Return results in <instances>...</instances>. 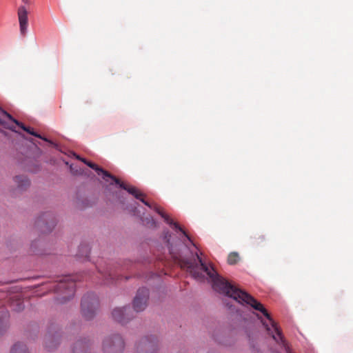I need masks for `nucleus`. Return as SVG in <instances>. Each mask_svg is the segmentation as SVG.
<instances>
[{"label": "nucleus", "mask_w": 353, "mask_h": 353, "mask_svg": "<svg viewBox=\"0 0 353 353\" xmlns=\"http://www.w3.org/2000/svg\"><path fill=\"white\" fill-rule=\"evenodd\" d=\"M170 238L171 234L167 231L164 239L168 243L170 254L181 268L188 271L196 280H201L204 277L203 273H205L211 279L212 287L215 291L232 298L239 303L250 305L254 310L261 312L270 321V326L262 321L268 334L272 335L277 343L285 347L287 353H290L277 324L261 303L246 292L232 285L219 276L212 267L209 268L203 262L197 253L195 255L191 254V258L184 256L183 254L188 251L187 245L185 242L179 241L178 244L173 245L170 243Z\"/></svg>", "instance_id": "1"}, {"label": "nucleus", "mask_w": 353, "mask_h": 353, "mask_svg": "<svg viewBox=\"0 0 353 353\" xmlns=\"http://www.w3.org/2000/svg\"><path fill=\"white\" fill-rule=\"evenodd\" d=\"M87 165L91 168L92 169L94 170L99 175H102L103 179L106 181H108V179H110L112 181V182L110 183V184H113L114 183L115 184L119 185L120 188L126 190L129 194L134 196L137 199L140 200L145 205L148 206L149 208H151L150 203L145 200V194H143L137 188L127 185L123 182H121L119 179L112 175L108 171L104 170L103 168L99 167L94 163L88 161Z\"/></svg>", "instance_id": "2"}, {"label": "nucleus", "mask_w": 353, "mask_h": 353, "mask_svg": "<svg viewBox=\"0 0 353 353\" xmlns=\"http://www.w3.org/2000/svg\"><path fill=\"white\" fill-rule=\"evenodd\" d=\"M75 289L76 283L74 278L67 276L63 280H61L55 286L56 292L62 295V296L59 299V303H63L73 297Z\"/></svg>", "instance_id": "3"}, {"label": "nucleus", "mask_w": 353, "mask_h": 353, "mask_svg": "<svg viewBox=\"0 0 353 353\" xmlns=\"http://www.w3.org/2000/svg\"><path fill=\"white\" fill-rule=\"evenodd\" d=\"M124 348V340L119 334H111L103 340L102 351L103 353H123Z\"/></svg>", "instance_id": "4"}, {"label": "nucleus", "mask_w": 353, "mask_h": 353, "mask_svg": "<svg viewBox=\"0 0 353 353\" xmlns=\"http://www.w3.org/2000/svg\"><path fill=\"white\" fill-rule=\"evenodd\" d=\"M158 340L154 336L142 338L136 345L135 353H157Z\"/></svg>", "instance_id": "5"}, {"label": "nucleus", "mask_w": 353, "mask_h": 353, "mask_svg": "<svg viewBox=\"0 0 353 353\" xmlns=\"http://www.w3.org/2000/svg\"><path fill=\"white\" fill-rule=\"evenodd\" d=\"M98 305V301L94 296L92 294L85 295L81 300L83 316L88 320L91 319L95 314Z\"/></svg>", "instance_id": "6"}, {"label": "nucleus", "mask_w": 353, "mask_h": 353, "mask_svg": "<svg viewBox=\"0 0 353 353\" xmlns=\"http://www.w3.org/2000/svg\"><path fill=\"white\" fill-rule=\"evenodd\" d=\"M56 219L53 214L50 212L43 213L36 221L39 227L43 233H48L52 230L56 225Z\"/></svg>", "instance_id": "7"}, {"label": "nucleus", "mask_w": 353, "mask_h": 353, "mask_svg": "<svg viewBox=\"0 0 353 353\" xmlns=\"http://www.w3.org/2000/svg\"><path fill=\"white\" fill-rule=\"evenodd\" d=\"M149 298V291L147 288H142L138 290L133 301V307L136 312H141L147 306Z\"/></svg>", "instance_id": "8"}, {"label": "nucleus", "mask_w": 353, "mask_h": 353, "mask_svg": "<svg viewBox=\"0 0 353 353\" xmlns=\"http://www.w3.org/2000/svg\"><path fill=\"white\" fill-rule=\"evenodd\" d=\"M151 205V209H153L155 212H157L159 215H161V216L164 219V221L168 223L171 226H173L174 229H176V230H179L180 232H182V234H183L184 237L186 238L187 240H188L189 241H190L192 244H193V246H195V244H194L190 237V236L185 232V231H184L183 230V228L176 222L173 221L172 219H171L168 215H167L165 213H164L161 209L156 204H150Z\"/></svg>", "instance_id": "9"}, {"label": "nucleus", "mask_w": 353, "mask_h": 353, "mask_svg": "<svg viewBox=\"0 0 353 353\" xmlns=\"http://www.w3.org/2000/svg\"><path fill=\"white\" fill-rule=\"evenodd\" d=\"M130 312V308L129 307H117L113 310L112 315L116 321L125 324L132 318Z\"/></svg>", "instance_id": "10"}, {"label": "nucleus", "mask_w": 353, "mask_h": 353, "mask_svg": "<svg viewBox=\"0 0 353 353\" xmlns=\"http://www.w3.org/2000/svg\"><path fill=\"white\" fill-rule=\"evenodd\" d=\"M90 345L88 339L79 340L74 343L72 353H88Z\"/></svg>", "instance_id": "11"}, {"label": "nucleus", "mask_w": 353, "mask_h": 353, "mask_svg": "<svg viewBox=\"0 0 353 353\" xmlns=\"http://www.w3.org/2000/svg\"><path fill=\"white\" fill-rule=\"evenodd\" d=\"M99 274L104 279V283L109 284L113 282L117 276V272L114 270L108 268L105 270H99Z\"/></svg>", "instance_id": "12"}, {"label": "nucleus", "mask_w": 353, "mask_h": 353, "mask_svg": "<svg viewBox=\"0 0 353 353\" xmlns=\"http://www.w3.org/2000/svg\"><path fill=\"white\" fill-rule=\"evenodd\" d=\"M58 335H55L49 332V334L46 336V347L49 350H52L57 343Z\"/></svg>", "instance_id": "13"}, {"label": "nucleus", "mask_w": 353, "mask_h": 353, "mask_svg": "<svg viewBox=\"0 0 353 353\" xmlns=\"http://www.w3.org/2000/svg\"><path fill=\"white\" fill-rule=\"evenodd\" d=\"M18 296L19 295H13L12 297H10V306L14 310L20 312L21 310L22 301L19 298H18Z\"/></svg>", "instance_id": "14"}, {"label": "nucleus", "mask_w": 353, "mask_h": 353, "mask_svg": "<svg viewBox=\"0 0 353 353\" xmlns=\"http://www.w3.org/2000/svg\"><path fill=\"white\" fill-rule=\"evenodd\" d=\"M239 260V256L237 252H232L228 255V263L230 265L236 264Z\"/></svg>", "instance_id": "15"}, {"label": "nucleus", "mask_w": 353, "mask_h": 353, "mask_svg": "<svg viewBox=\"0 0 353 353\" xmlns=\"http://www.w3.org/2000/svg\"><path fill=\"white\" fill-rule=\"evenodd\" d=\"M141 221L144 225L149 228L156 227V221L152 216L146 217L144 219L141 218Z\"/></svg>", "instance_id": "16"}, {"label": "nucleus", "mask_w": 353, "mask_h": 353, "mask_svg": "<svg viewBox=\"0 0 353 353\" xmlns=\"http://www.w3.org/2000/svg\"><path fill=\"white\" fill-rule=\"evenodd\" d=\"M24 131H25V132H28V133H29V134H32V135H34V136L37 137H39V138H40V139H43V140H44V141H47V142H48V143H50V144L53 145L54 146H57V145H56V144H54V143L53 142H52L51 141L48 140V139H46V138H43V137H42L41 135H39V134H37V133H34V132L31 131V130H30V129L29 128H27V127H26L25 125H23V132H24Z\"/></svg>", "instance_id": "17"}, {"label": "nucleus", "mask_w": 353, "mask_h": 353, "mask_svg": "<svg viewBox=\"0 0 353 353\" xmlns=\"http://www.w3.org/2000/svg\"><path fill=\"white\" fill-rule=\"evenodd\" d=\"M265 236L262 234H256L253 236V243L256 245H260L265 241Z\"/></svg>", "instance_id": "18"}, {"label": "nucleus", "mask_w": 353, "mask_h": 353, "mask_svg": "<svg viewBox=\"0 0 353 353\" xmlns=\"http://www.w3.org/2000/svg\"><path fill=\"white\" fill-rule=\"evenodd\" d=\"M10 353H22V345L20 343H15L12 347Z\"/></svg>", "instance_id": "19"}, {"label": "nucleus", "mask_w": 353, "mask_h": 353, "mask_svg": "<svg viewBox=\"0 0 353 353\" xmlns=\"http://www.w3.org/2000/svg\"><path fill=\"white\" fill-rule=\"evenodd\" d=\"M14 181L17 185V189L20 192L22 186V177L20 175H17L14 177Z\"/></svg>", "instance_id": "20"}, {"label": "nucleus", "mask_w": 353, "mask_h": 353, "mask_svg": "<svg viewBox=\"0 0 353 353\" xmlns=\"http://www.w3.org/2000/svg\"><path fill=\"white\" fill-rule=\"evenodd\" d=\"M28 12L23 9V34L25 33L28 27Z\"/></svg>", "instance_id": "21"}, {"label": "nucleus", "mask_w": 353, "mask_h": 353, "mask_svg": "<svg viewBox=\"0 0 353 353\" xmlns=\"http://www.w3.org/2000/svg\"><path fill=\"white\" fill-rule=\"evenodd\" d=\"M18 17L20 31L22 32V8L18 9Z\"/></svg>", "instance_id": "22"}, {"label": "nucleus", "mask_w": 353, "mask_h": 353, "mask_svg": "<svg viewBox=\"0 0 353 353\" xmlns=\"http://www.w3.org/2000/svg\"><path fill=\"white\" fill-rule=\"evenodd\" d=\"M37 244V242H34L32 245H31V248L32 249V252L37 254H42L43 253L39 252V251H37L36 250V248H34L36 246V245Z\"/></svg>", "instance_id": "23"}, {"label": "nucleus", "mask_w": 353, "mask_h": 353, "mask_svg": "<svg viewBox=\"0 0 353 353\" xmlns=\"http://www.w3.org/2000/svg\"><path fill=\"white\" fill-rule=\"evenodd\" d=\"M74 156L75 157V158H76V159H79V160L81 161L82 162H83L85 164H86V165H87V163H88V161H87L85 159H84V158H81V157H80L79 155H77V154H74Z\"/></svg>", "instance_id": "24"}, {"label": "nucleus", "mask_w": 353, "mask_h": 353, "mask_svg": "<svg viewBox=\"0 0 353 353\" xmlns=\"http://www.w3.org/2000/svg\"><path fill=\"white\" fill-rule=\"evenodd\" d=\"M74 156L75 157V158H76V159H79V160L81 161L82 162H83L85 164H86V165H87V163H88V161H87L85 159H84V158H81V157H80L79 155H77V154H74Z\"/></svg>", "instance_id": "25"}, {"label": "nucleus", "mask_w": 353, "mask_h": 353, "mask_svg": "<svg viewBox=\"0 0 353 353\" xmlns=\"http://www.w3.org/2000/svg\"><path fill=\"white\" fill-rule=\"evenodd\" d=\"M81 248L85 250V256H88V254L90 252V249H89L88 246V245H83V246H82Z\"/></svg>", "instance_id": "26"}, {"label": "nucleus", "mask_w": 353, "mask_h": 353, "mask_svg": "<svg viewBox=\"0 0 353 353\" xmlns=\"http://www.w3.org/2000/svg\"><path fill=\"white\" fill-rule=\"evenodd\" d=\"M23 187L26 185H29V181L26 180L25 179H23Z\"/></svg>", "instance_id": "27"}, {"label": "nucleus", "mask_w": 353, "mask_h": 353, "mask_svg": "<svg viewBox=\"0 0 353 353\" xmlns=\"http://www.w3.org/2000/svg\"><path fill=\"white\" fill-rule=\"evenodd\" d=\"M132 212H133V214L134 215H137V208L134 207L132 210Z\"/></svg>", "instance_id": "28"}, {"label": "nucleus", "mask_w": 353, "mask_h": 353, "mask_svg": "<svg viewBox=\"0 0 353 353\" xmlns=\"http://www.w3.org/2000/svg\"><path fill=\"white\" fill-rule=\"evenodd\" d=\"M6 329H7L6 325H3V326H2V330H3V332H5V331L6 330Z\"/></svg>", "instance_id": "29"}, {"label": "nucleus", "mask_w": 353, "mask_h": 353, "mask_svg": "<svg viewBox=\"0 0 353 353\" xmlns=\"http://www.w3.org/2000/svg\"><path fill=\"white\" fill-rule=\"evenodd\" d=\"M23 3H29L30 0H23Z\"/></svg>", "instance_id": "30"}, {"label": "nucleus", "mask_w": 353, "mask_h": 353, "mask_svg": "<svg viewBox=\"0 0 353 353\" xmlns=\"http://www.w3.org/2000/svg\"><path fill=\"white\" fill-rule=\"evenodd\" d=\"M0 334H2V332L0 331Z\"/></svg>", "instance_id": "31"}]
</instances>
